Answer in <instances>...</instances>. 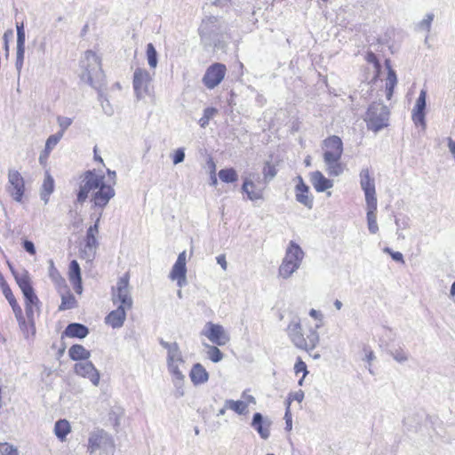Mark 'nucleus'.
<instances>
[{"label": "nucleus", "mask_w": 455, "mask_h": 455, "mask_svg": "<svg viewBox=\"0 0 455 455\" xmlns=\"http://www.w3.org/2000/svg\"><path fill=\"white\" fill-rule=\"evenodd\" d=\"M159 344L166 350V366L169 374L172 377V382L175 387V396L182 397L185 394V374L183 368L185 367L186 360L177 342H168L163 339H159Z\"/></svg>", "instance_id": "nucleus-1"}, {"label": "nucleus", "mask_w": 455, "mask_h": 455, "mask_svg": "<svg viewBox=\"0 0 455 455\" xmlns=\"http://www.w3.org/2000/svg\"><path fill=\"white\" fill-rule=\"evenodd\" d=\"M217 109L214 108H206L204 110V116L199 120L201 127L204 128L208 125L209 121L217 114Z\"/></svg>", "instance_id": "nucleus-44"}, {"label": "nucleus", "mask_w": 455, "mask_h": 455, "mask_svg": "<svg viewBox=\"0 0 455 455\" xmlns=\"http://www.w3.org/2000/svg\"><path fill=\"white\" fill-rule=\"evenodd\" d=\"M253 179H259V174L255 172L249 173L243 178V183L242 186V191L247 195V197L251 201H256L263 198V191L267 185L264 186L257 185Z\"/></svg>", "instance_id": "nucleus-16"}, {"label": "nucleus", "mask_w": 455, "mask_h": 455, "mask_svg": "<svg viewBox=\"0 0 455 455\" xmlns=\"http://www.w3.org/2000/svg\"><path fill=\"white\" fill-rule=\"evenodd\" d=\"M426 97L427 92L425 90H421L419 98L417 99L413 113L412 119L416 124H425V108H426Z\"/></svg>", "instance_id": "nucleus-23"}, {"label": "nucleus", "mask_w": 455, "mask_h": 455, "mask_svg": "<svg viewBox=\"0 0 455 455\" xmlns=\"http://www.w3.org/2000/svg\"><path fill=\"white\" fill-rule=\"evenodd\" d=\"M309 315L316 320L322 321L323 320V314L315 309H311L309 311Z\"/></svg>", "instance_id": "nucleus-61"}, {"label": "nucleus", "mask_w": 455, "mask_h": 455, "mask_svg": "<svg viewBox=\"0 0 455 455\" xmlns=\"http://www.w3.org/2000/svg\"><path fill=\"white\" fill-rule=\"evenodd\" d=\"M304 399V392L302 390H299L294 393H291L288 397V406H290L291 401H297L299 403H301Z\"/></svg>", "instance_id": "nucleus-51"}, {"label": "nucleus", "mask_w": 455, "mask_h": 455, "mask_svg": "<svg viewBox=\"0 0 455 455\" xmlns=\"http://www.w3.org/2000/svg\"><path fill=\"white\" fill-rule=\"evenodd\" d=\"M226 66L221 63H214L211 65L205 71L203 77L204 84L210 90L218 86L225 77Z\"/></svg>", "instance_id": "nucleus-14"}, {"label": "nucleus", "mask_w": 455, "mask_h": 455, "mask_svg": "<svg viewBox=\"0 0 455 455\" xmlns=\"http://www.w3.org/2000/svg\"><path fill=\"white\" fill-rule=\"evenodd\" d=\"M296 200L308 209L313 207V196L310 195L309 187L305 184L303 179L299 176L295 188Z\"/></svg>", "instance_id": "nucleus-21"}, {"label": "nucleus", "mask_w": 455, "mask_h": 455, "mask_svg": "<svg viewBox=\"0 0 455 455\" xmlns=\"http://www.w3.org/2000/svg\"><path fill=\"white\" fill-rule=\"evenodd\" d=\"M76 299L75 297L67 292L66 294H61V304L59 307L60 310L70 309L75 307Z\"/></svg>", "instance_id": "nucleus-41"}, {"label": "nucleus", "mask_w": 455, "mask_h": 455, "mask_svg": "<svg viewBox=\"0 0 455 455\" xmlns=\"http://www.w3.org/2000/svg\"><path fill=\"white\" fill-rule=\"evenodd\" d=\"M294 371L296 374L302 372L303 378H305L308 373L307 364L299 357L297 359V362L294 365Z\"/></svg>", "instance_id": "nucleus-50"}, {"label": "nucleus", "mask_w": 455, "mask_h": 455, "mask_svg": "<svg viewBox=\"0 0 455 455\" xmlns=\"http://www.w3.org/2000/svg\"><path fill=\"white\" fill-rule=\"evenodd\" d=\"M304 258V252L299 244L291 241L278 268V275L283 279L290 278L299 267Z\"/></svg>", "instance_id": "nucleus-5"}, {"label": "nucleus", "mask_w": 455, "mask_h": 455, "mask_svg": "<svg viewBox=\"0 0 455 455\" xmlns=\"http://www.w3.org/2000/svg\"><path fill=\"white\" fill-rule=\"evenodd\" d=\"M211 3L216 6H227L229 3V0H210Z\"/></svg>", "instance_id": "nucleus-62"}, {"label": "nucleus", "mask_w": 455, "mask_h": 455, "mask_svg": "<svg viewBox=\"0 0 455 455\" xmlns=\"http://www.w3.org/2000/svg\"><path fill=\"white\" fill-rule=\"evenodd\" d=\"M202 335L205 336L212 343L218 346H224L229 341V336L225 331L223 326L211 322L205 324L202 331Z\"/></svg>", "instance_id": "nucleus-15"}, {"label": "nucleus", "mask_w": 455, "mask_h": 455, "mask_svg": "<svg viewBox=\"0 0 455 455\" xmlns=\"http://www.w3.org/2000/svg\"><path fill=\"white\" fill-rule=\"evenodd\" d=\"M101 212L96 218L94 225L91 226L86 232L85 243H87V247L90 251H92L93 248H97L99 245L97 235L99 233V224Z\"/></svg>", "instance_id": "nucleus-27"}, {"label": "nucleus", "mask_w": 455, "mask_h": 455, "mask_svg": "<svg viewBox=\"0 0 455 455\" xmlns=\"http://www.w3.org/2000/svg\"><path fill=\"white\" fill-rule=\"evenodd\" d=\"M73 283L74 290L76 293L81 294L83 291L82 279L70 281Z\"/></svg>", "instance_id": "nucleus-59"}, {"label": "nucleus", "mask_w": 455, "mask_h": 455, "mask_svg": "<svg viewBox=\"0 0 455 455\" xmlns=\"http://www.w3.org/2000/svg\"><path fill=\"white\" fill-rule=\"evenodd\" d=\"M81 277V269L78 262L76 260H72L69 265V280H80Z\"/></svg>", "instance_id": "nucleus-45"}, {"label": "nucleus", "mask_w": 455, "mask_h": 455, "mask_svg": "<svg viewBox=\"0 0 455 455\" xmlns=\"http://www.w3.org/2000/svg\"><path fill=\"white\" fill-rule=\"evenodd\" d=\"M88 452L91 455H114L113 438L104 430H96L88 438Z\"/></svg>", "instance_id": "nucleus-6"}, {"label": "nucleus", "mask_w": 455, "mask_h": 455, "mask_svg": "<svg viewBox=\"0 0 455 455\" xmlns=\"http://www.w3.org/2000/svg\"><path fill=\"white\" fill-rule=\"evenodd\" d=\"M54 189V180L53 178L47 172L45 173L44 180L42 185V192H41V199L47 204L49 201L50 195L53 192Z\"/></svg>", "instance_id": "nucleus-32"}, {"label": "nucleus", "mask_w": 455, "mask_h": 455, "mask_svg": "<svg viewBox=\"0 0 455 455\" xmlns=\"http://www.w3.org/2000/svg\"><path fill=\"white\" fill-rule=\"evenodd\" d=\"M262 173L264 184L267 185L276 176L277 170L274 164L267 162L263 167Z\"/></svg>", "instance_id": "nucleus-37"}, {"label": "nucleus", "mask_w": 455, "mask_h": 455, "mask_svg": "<svg viewBox=\"0 0 455 455\" xmlns=\"http://www.w3.org/2000/svg\"><path fill=\"white\" fill-rule=\"evenodd\" d=\"M184 159H185L184 149L183 148H178L174 152V155H173V158H172L173 164H180V163H182L184 161Z\"/></svg>", "instance_id": "nucleus-52"}, {"label": "nucleus", "mask_w": 455, "mask_h": 455, "mask_svg": "<svg viewBox=\"0 0 455 455\" xmlns=\"http://www.w3.org/2000/svg\"><path fill=\"white\" fill-rule=\"evenodd\" d=\"M49 265H50L49 266V276L51 277L52 282L55 283V285L60 289L62 287H66L65 279L61 277L59 271L54 267L53 261L50 260Z\"/></svg>", "instance_id": "nucleus-35"}, {"label": "nucleus", "mask_w": 455, "mask_h": 455, "mask_svg": "<svg viewBox=\"0 0 455 455\" xmlns=\"http://www.w3.org/2000/svg\"><path fill=\"white\" fill-rule=\"evenodd\" d=\"M204 347L208 348L207 356L213 363H219L223 359L222 352L215 346L204 344Z\"/></svg>", "instance_id": "nucleus-38"}, {"label": "nucleus", "mask_w": 455, "mask_h": 455, "mask_svg": "<svg viewBox=\"0 0 455 455\" xmlns=\"http://www.w3.org/2000/svg\"><path fill=\"white\" fill-rule=\"evenodd\" d=\"M63 137L62 132H56L55 134L51 135L45 143V155L48 156L49 153L52 149L59 143V141Z\"/></svg>", "instance_id": "nucleus-42"}, {"label": "nucleus", "mask_w": 455, "mask_h": 455, "mask_svg": "<svg viewBox=\"0 0 455 455\" xmlns=\"http://www.w3.org/2000/svg\"><path fill=\"white\" fill-rule=\"evenodd\" d=\"M367 206V224L371 234H376L379 231L377 223V202L366 203Z\"/></svg>", "instance_id": "nucleus-28"}, {"label": "nucleus", "mask_w": 455, "mask_h": 455, "mask_svg": "<svg viewBox=\"0 0 455 455\" xmlns=\"http://www.w3.org/2000/svg\"><path fill=\"white\" fill-rule=\"evenodd\" d=\"M8 266L12 275H14L19 287L20 288L23 293V296L25 298V306H34L36 307V309H39V299L36 295L33 287L31 286L28 272L24 271L21 274H17L10 262H8Z\"/></svg>", "instance_id": "nucleus-8"}, {"label": "nucleus", "mask_w": 455, "mask_h": 455, "mask_svg": "<svg viewBox=\"0 0 455 455\" xmlns=\"http://www.w3.org/2000/svg\"><path fill=\"white\" fill-rule=\"evenodd\" d=\"M153 74L144 68H138L133 74V89L138 100L151 94V82Z\"/></svg>", "instance_id": "nucleus-10"}, {"label": "nucleus", "mask_w": 455, "mask_h": 455, "mask_svg": "<svg viewBox=\"0 0 455 455\" xmlns=\"http://www.w3.org/2000/svg\"><path fill=\"white\" fill-rule=\"evenodd\" d=\"M113 302L120 303L124 308L131 309L133 304L131 291L129 287L128 275L120 277L116 283V286L112 290Z\"/></svg>", "instance_id": "nucleus-11"}, {"label": "nucleus", "mask_w": 455, "mask_h": 455, "mask_svg": "<svg viewBox=\"0 0 455 455\" xmlns=\"http://www.w3.org/2000/svg\"><path fill=\"white\" fill-rule=\"evenodd\" d=\"M71 427L68 420L59 419L54 425V434L60 440L64 441L67 435L70 433Z\"/></svg>", "instance_id": "nucleus-33"}, {"label": "nucleus", "mask_w": 455, "mask_h": 455, "mask_svg": "<svg viewBox=\"0 0 455 455\" xmlns=\"http://www.w3.org/2000/svg\"><path fill=\"white\" fill-rule=\"evenodd\" d=\"M80 68L82 69L81 79L92 87L99 89L104 74L98 56L92 51L85 52L80 60Z\"/></svg>", "instance_id": "nucleus-4"}, {"label": "nucleus", "mask_w": 455, "mask_h": 455, "mask_svg": "<svg viewBox=\"0 0 455 455\" xmlns=\"http://www.w3.org/2000/svg\"><path fill=\"white\" fill-rule=\"evenodd\" d=\"M89 333L88 328L77 323H69L64 331V334L69 338H85Z\"/></svg>", "instance_id": "nucleus-30"}, {"label": "nucleus", "mask_w": 455, "mask_h": 455, "mask_svg": "<svg viewBox=\"0 0 455 455\" xmlns=\"http://www.w3.org/2000/svg\"><path fill=\"white\" fill-rule=\"evenodd\" d=\"M126 310L124 306H118L116 310L111 311L105 318L107 324L112 328H120L123 326L126 318Z\"/></svg>", "instance_id": "nucleus-22"}, {"label": "nucleus", "mask_w": 455, "mask_h": 455, "mask_svg": "<svg viewBox=\"0 0 455 455\" xmlns=\"http://www.w3.org/2000/svg\"><path fill=\"white\" fill-rule=\"evenodd\" d=\"M435 14L432 12L427 13L424 19L417 24L419 30L427 31V33L431 30V24L434 20Z\"/></svg>", "instance_id": "nucleus-43"}, {"label": "nucleus", "mask_w": 455, "mask_h": 455, "mask_svg": "<svg viewBox=\"0 0 455 455\" xmlns=\"http://www.w3.org/2000/svg\"><path fill=\"white\" fill-rule=\"evenodd\" d=\"M103 183V175L98 174L94 171H87L84 175L82 184L77 194V201L79 203H84L88 197L89 194H92Z\"/></svg>", "instance_id": "nucleus-9"}, {"label": "nucleus", "mask_w": 455, "mask_h": 455, "mask_svg": "<svg viewBox=\"0 0 455 455\" xmlns=\"http://www.w3.org/2000/svg\"><path fill=\"white\" fill-rule=\"evenodd\" d=\"M226 408H228V410H231L239 415H245L249 412V410L246 409V403H243L241 400H226Z\"/></svg>", "instance_id": "nucleus-34"}, {"label": "nucleus", "mask_w": 455, "mask_h": 455, "mask_svg": "<svg viewBox=\"0 0 455 455\" xmlns=\"http://www.w3.org/2000/svg\"><path fill=\"white\" fill-rule=\"evenodd\" d=\"M6 190L13 200L16 202H21L25 190V183L22 176L18 171L9 170Z\"/></svg>", "instance_id": "nucleus-13"}, {"label": "nucleus", "mask_w": 455, "mask_h": 455, "mask_svg": "<svg viewBox=\"0 0 455 455\" xmlns=\"http://www.w3.org/2000/svg\"><path fill=\"white\" fill-rule=\"evenodd\" d=\"M189 378L195 386H199L208 381L209 373L200 363H196L190 370Z\"/></svg>", "instance_id": "nucleus-24"}, {"label": "nucleus", "mask_w": 455, "mask_h": 455, "mask_svg": "<svg viewBox=\"0 0 455 455\" xmlns=\"http://www.w3.org/2000/svg\"><path fill=\"white\" fill-rule=\"evenodd\" d=\"M367 61L377 64V58L374 53L369 52L366 57Z\"/></svg>", "instance_id": "nucleus-64"}, {"label": "nucleus", "mask_w": 455, "mask_h": 455, "mask_svg": "<svg viewBox=\"0 0 455 455\" xmlns=\"http://www.w3.org/2000/svg\"><path fill=\"white\" fill-rule=\"evenodd\" d=\"M74 369L77 375L89 379L95 387L99 386L100 372L92 362L85 360L76 363Z\"/></svg>", "instance_id": "nucleus-19"}, {"label": "nucleus", "mask_w": 455, "mask_h": 455, "mask_svg": "<svg viewBox=\"0 0 455 455\" xmlns=\"http://www.w3.org/2000/svg\"><path fill=\"white\" fill-rule=\"evenodd\" d=\"M13 35V31L12 30H7L4 34V48L6 51H8V37L9 36H12Z\"/></svg>", "instance_id": "nucleus-63"}, {"label": "nucleus", "mask_w": 455, "mask_h": 455, "mask_svg": "<svg viewBox=\"0 0 455 455\" xmlns=\"http://www.w3.org/2000/svg\"><path fill=\"white\" fill-rule=\"evenodd\" d=\"M242 398H243V400H241V401L243 403H246V409H248V407L251 403L256 404L255 397L252 396L251 395L247 394L246 391L243 392Z\"/></svg>", "instance_id": "nucleus-55"}, {"label": "nucleus", "mask_w": 455, "mask_h": 455, "mask_svg": "<svg viewBox=\"0 0 455 455\" xmlns=\"http://www.w3.org/2000/svg\"><path fill=\"white\" fill-rule=\"evenodd\" d=\"M11 307H12L13 313L15 315V317H16L19 324L25 325V318L22 314V309L19 306L18 302H15V304H11Z\"/></svg>", "instance_id": "nucleus-49"}, {"label": "nucleus", "mask_w": 455, "mask_h": 455, "mask_svg": "<svg viewBox=\"0 0 455 455\" xmlns=\"http://www.w3.org/2000/svg\"><path fill=\"white\" fill-rule=\"evenodd\" d=\"M187 267H186V251H182L179 254L176 262L174 263L169 277L177 281V284L180 288H182L187 284Z\"/></svg>", "instance_id": "nucleus-17"}, {"label": "nucleus", "mask_w": 455, "mask_h": 455, "mask_svg": "<svg viewBox=\"0 0 455 455\" xmlns=\"http://www.w3.org/2000/svg\"><path fill=\"white\" fill-rule=\"evenodd\" d=\"M25 32L17 33L16 61L15 68L20 75L23 67L25 56Z\"/></svg>", "instance_id": "nucleus-26"}, {"label": "nucleus", "mask_w": 455, "mask_h": 455, "mask_svg": "<svg viewBox=\"0 0 455 455\" xmlns=\"http://www.w3.org/2000/svg\"><path fill=\"white\" fill-rule=\"evenodd\" d=\"M23 248L26 251H28L29 254L34 255L36 253V248L33 243V242L25 240L23 243Z\"/></svg>", "instance_id": "nucleus-57"}, {"label": "nucleus", "mask_w": 455, "mask_h": 455, "mask_svg": "<svg viewBox=\"0 0 455 455\" xmlns=\"http://www.w3.org/2000/svg\"><path fill=\"white\" fill-rule=\"evenodd\" d=\"M26 315L28 319V322L34 326V314L35 311H38L34 306H25Z\"/></svg>", "instance_id": "nucleus-54"}, {"label": "nucleus", "mask_w": 455, "mask_h": 455, "mask_svg": "<svg viewBox=\"0 0 455 455\" xmlns=\"http://www.w3.org/2000/svg\"><path fill=\"white\" fill-rule=\"evenodd\" d=\"M216 259H217V263H218L219 265H220L221 268H222L223 270H227V267H228V262H227V260H226V257H225V255H224V254H220V255H219V256L216 258Z\"/></svg>", "instance_id": "nucleus-58"}, {"label": "nucleus", "mask_w": 455, "mask_h": 455, "mask_svg": "<svg viewBox=\"0 0 455 455\" xmlns=\"http://www.w3.org/2000/svg\"><path fill=\"white\" fill-rule=\"evenodd\" d=\"M0 455H19V451L12 444L0 443Z\"/></svg>", "instance_id": "nucleus-47"}, {"label": "nucleus", "mask_w": 455, "mask_h": 455, "mask_svg": "<svg viewBox=\"0 0 455 455\" xmlns=\"http://www.w3.org/2000/svg\"><path fill=\"white\" fill-rule=\"evenodd\" d=\"M57 123L60 128L58 132H62V135H64L65 131L72 124L73 119L68 116H60L57 117Z\"/></svg>", "instance_id": "nucleus-48"}, {"label": "nucleus", "mask_w": 455, "mask_h": 455, "mask_svg": "<svg viewBox=\"0 0 455 455\" xmlns=\"http://www.w3.org/2000/svg\"><path fill=\"white\" fill-rule=\"evenodd\" d=\"M96 250H97V248H93L92 251H90L89 248L87 247V243H85L84 248L82 252L84 254V257L87 260H92L96 254Z\"/></svg>", "instance_id": "nucleus-56"}, {"label": "nucleus", "mask_w": 455, "mask_h": 455, "mask_svg": "<svg viewBox=\"0 0 455 455\" xmlns=\"http://www.w3.org/2000/svg\"><path fill=\"white\" fill-rule=\"evenodd\" d=\"M219 178L226 183L235 182L238 180L237 172L233 168L222 169L219 172Z\"/></svg>", "instance_id": "nucleus-36"}, {"label": "nucleus", "mask_w": 455, "mask_h": 455, "mask_svg": "<svg viewBox=\"0 0 455 455\" xmlns=\"http://www.w3.org/2000/svg\"><path fill=\"white\" fill-rule=\"evenodd\" d=\"M70 358L74 361H85L91 356L90 351L82 345H74L68 350Z\"/></svg>", "instance_id": "nucleus-31"}, {"label": "nucleus", "mask_w": 455, "mask_h": 455, "mask_svg": "<svg viewBox=\"0 0 455 455\" xmlns=\"http://www.w3.org/2000/svg\"><path fill=\"white\" fill-rule=\"evenodd\" d=\"M391 258L395 261L404 263L403 255L400 251H393Z\"/></svg>", "instance_id": "nucleus-60"}, {"label": "nucleus", "mask_w": 455, "mask_h": 455, "mask_svg": "<svg viewBox=\"0 0 455 455\" xmlns=\"http://www.w3.org/2000/svg\"><path fill=\"white\" fill-rule=\"evenodd\" d=\"M323 162L330 176L338 177L344 172L340 162L343 154V143L339 136L332 135L323 141Z\"/></svg>", "instance_id": "nucleus-3"}, {"label": "nucleus", "mask_w": 455, "mask_h": 455, "mask_svg": "<svg viewBox=\"0 0 455 455\" xmlns=\"http://www.w3.org/2000/svg\"><path fill=\"white\" fill-rule=\"evenodd\" d=\"M391 356L395 360L396 362L402 363L409 359V355L406 351H404L403 348H397L395 350H392L389 352Z\"/></svg>", "instance_id": "nucleus-46"}, {"label": "nucleus", "mask_w": 455, "mask_h": 455, "mask_svg": "<svg viewBox=\"0 0 455 455\" xmlns=\"http://www.w3.org/2000/svg\"><path fill=\"white\" fill-rule=\"evenodd\" d=\"M396 82H397V78H396L395 72L393 69H391L390 68H388V74H387V83H386V89L387 91V96L388 99L390 98V96L393 93V90H394L395 85L396 84Z\"/></svg>", "instance_id": "nucleus-40"}, {"label": "nucleus", "mask_w": 455, "mask_h": 455, "mask_svg": "<svg viewBox=\"0 0 455 455\" xmlns=\"http://www.w3.org/2000/svg\"><path fill=\"white\" fill-rule=\"evenodd\" d=\"M360 186L365 196V202H377L374 179L370 174L369 168H363L359 174Z\"/></svg>", "instance_id": "nucleus-18"}, {"label": "nucleus", "mask_w": 455, "mask_h": 455, "mask_svg": "<svg viewBox=\"0 0 455 455\" xmlns=\"http://www.w3.org/2000/svg\"><path fill=\"white\" fill-rule=\"evenodd\" d=\"M3 290V293L4 294L6 299L8 300L9 304H15V302H17L16 299L14 298V295L12 294L11 289L9 286H4V288L2 289Z\"/></svg>", "instance_id": "nucleus-53"}, {"label": "nucleus", "mask_w": 455, "mask_h": 455, "mask_svg": "<svg viewBox=\"0 0 455 455\" xmlns=\"http://www.w3.org/2000/svg\"><path fill=\"white\" fill-rule=\"evenodd\" d=\"M321 324H316L315 328H310L305 336L300 323V320L293 318L286 328L287 335L294 347L307 353L314 350L320 340L317 329Z\"/></svg>", "instance_id": "nucleus-2"}, {"label": "nucleus", "mask_w": 455, "mask_h": 455, "mask_svg": "<svg viewBox=\"0 0 455 455\" xmlns=\"http://www.w3.org/2000/svg\"><path fill=\"white\" fill-rule=\"evenodd\" d=\"M310 181L317 192H323L333 187V181L325 178L319 171L310 174Z\"/></svg>", "instance_id": "nucleus-25"}, {"label": "nucleus", "mask_w": 455, "mask_h": 455, "mask_svg": "<svg viewBox=\"0 0 455 455\" xmlns=\"http://www.w3.org/2000/svg\"><path fill=\"white\" fill-rule=\"evenodd\" d=\"M225 28V26L217 17L210 16L203 20L198 31L201 38L206 44H211L214 37L222 33Z\"/></svg>", "instance_id": "nucleus-12"}, {"label": "nucleus", "mask_w": 455, "mask_h": 455, "mask_svg": "<svg viewBox=\"0 0 455 455\" xmlns=\"http://www.w3.org/2000/svg\"><path fill=\"white\" fill-rule=\"evenodd\" d=\"M147 59L148 63L151 68H156L157 66V52L153 44L149 43L147 45Z\"/></svg>", "instance_id": "nucleus-39"}, {"label": "nucleus", "mask_w": 455, "mask_h": 455, "mask_svg": "<svg viewBox=\"0 0 455 455\" xmlns=\"http://www.w3.org/2000/svg\"><path fill=\"white\" fill-rule=\"evenodd\" d=\"M115 189L111 185L105 183L92 194V200L96 207L104 208L111 198L115 196Z\"/></svg>", "instance_id": "nucleus-20"}, {"label": "nucleus", "mask_w": 455, "mask_h": 455, "mask_svg": "<svg viewBox=\"0 0 455 455\" xmlns=\"http://www.w3.org/2000/svg\"><path fill=\"white\" fill-rule=\"evenodd\" d=\"M389 111L380 102L372 103L366 113L367 126L370 130L379 132L387 125Z\"/></svg>", "instance_id": "nucleus-7"}, {"label": "nucleus", "mask_w": 455, "mask_h": 455, "mask_svg": "<svg viewBox=\"0 0 455 455\" xmlns=\"http://www.w3.org/2000/svg\"><path fill=\"white\" fill-rule=\"evenodd\" d=\"M251 426L259 433L262 439H267L270 435L269 426L270 423L265 424L263 422V416L259 412L253 415Z\"/></svg>", "instance_id": "nucleus-29"}]
</instances>
